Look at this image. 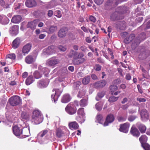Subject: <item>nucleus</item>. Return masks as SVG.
Returning a JSON list of instances; mask_svg holds the SVG:
<instances>
[{
    "label": "nucleus",
    "mask_w": 150,
    "mask_h": 150,
    "mask_svg": "<svg viewBox=\"0 0 150 150\" xmlns=\"http://www.w3.org/2000/svg\"><path fill=\"white\" fill-rule=\"evenodd\" d=\"M125 7H118L116 11L112 13L110 16V20L112 21H115L120 19H122V17L120 16L121 13H124L125 12L124 10Z\"/></svg>",
    "instance_id": "nucleus-1"
},
{
    "label": "nucleus",
    "mask_w": 150,
    "mask_h": 150,
    "mask_svg": "<svg viewBox=\"0 0 150 150\" xmlns=\"http://www.w3.org/2000/svg\"><path fill=\"white\" fill-rule=\"evenodd\" d=\"M43 116L41 113L38 110H35L33 112L32 120L35 124H39L43 121Z\"/></svg>",
    "instance_id": "nucleus-2"
},
{
    "label": "nucleus",
    "mask_w": 150,
    "mask_h": 150,
    "mask_svg": "<svg viewBox=\"0 0 150 150\" xmlns=\"http://www.w3.org/2000/svg\"><path fill=\"white\" fill-rule=\"evenodd\" d=\"M8 102H9L11 106H14L20 104L21 100L19 96H15L9 98Z\"/></svg>",
    "instance_id": "nucleus-3"
},
{
    "label": "nucleus",
    "mask_w": 150,
    "mask_h": 150,
    "mask_svg": "<svg viewBox=\"0 0 150 150\" xmlns=\"http://www.w3.org/2000/svg\"><path fill=\"white\" fill-rule=\"evenodd\" d=\"M78 116L76 118V120L81 123L85 121V115L84 108H80L77 111Z\"/></svg>",
    "instance_id": "nucleus-4"
},
{
    "label": "nucleus",
    "mask_w": 150,
    "mask_h": 150,
    "mask_svg": "<svg viewBox=\"0 0 150 150\" xmlns=\"http://www.w3.org/2000/svg\"><path fill=\"white\" fill-rule=\"evenodd\" d=\"M66 112L69 114L72 115L76 112V109L74 105V103H70L65 108Z\"/></svg>",
    "instance_id": "nucleus-5"
},
{
    "label": "nucleus",
    "mask_w": 150,
    "mask_h": 150,
    "mask_svg": "<svg viewBox=\"0 0 150 150\" xmlns=\"http://www.w3.org/2000/svg\"><path fill=\"white\" fill-rule=\"evenodd\" d=\"M52 91L55 92V93L54 95L53 94L51 95L52 100V101H54V103H55L61 94L62 91L61 89L54 88L53 89Z\"/></svg>",
    "instance_id": "nucleus-6"
},
{
    "label": "nucleus",
    "mask_w": 150,
    "mask_h": 150,
    "mask_svg": "<svg viewBox=\"0 0 150 150\" xmlns=\"http://www.w3.org/2000/svg\"><path fill=\"white\" fill-rule=\"evenodd\" d=\"M45 68H43L41 66H39L38 67L39 71H35L34 74V77L36 79H39L42 76V74L44 73V70L47 69Z\"/></svg>",
    "instance_id": "nucleus-7"
},
{
    "label": "nucleus",
    "mask_w": 150,
    "mask_h": 150,
    "mask_svg": "<svg viewBox=\"0 0 150 150\" xmlns=\"http://www.w3.org/2000/svg\"><path fill=\"white\" fill-rule=\"evenodd\" d=\"M83 56L84 55L82 53H78L77 52L73 50H71L69 54V57L73 58V59L80 57H83Z\"/></svg>",
    "instance_id": "nucleus-8"
},
{
    "label": "nucleus",
    "mask_w": 150,
    "mask_h": 150,
    "mask_svg": "<svg viewBox=\"0 0 150 150\" xmlns=\"http://www.w3.org/2000/svg\"><path fill=\"white\" fill-rule=\"evenodd\" d=\"M60 60L55 58H52L49 59L47 62V65L49 66H53L59 64Z\"/></svg>",
    "instance_id": "nucleus-9"
},
{
    "label": "nucleus",
    "mask_w": 150,
    "mask_h": 150,
    "mask_svg": "<svg viewBox=\"0 0 150 150\" xmlns=\"http://www.w3.org/2000/svg\"><path fill=\"white\" fill-rule=\"evenodd\" d=\"M130 124L128 122L125 123L121 125L119 130L121 132L127 133Z\"/></svg>",
    "instance_id": "nucleus-10"
},
{
    "label": "nucleus",
    "mask_w": 150,
    "mask_h": 150,
    "mask_svg": "<svg viewBox=\"0 0 150 150\" xmlns=\"http://www.w3.org/2000/svg\"><path fill=\"white\" fill-rule=\"evenodd\" d=\"M12 129L13 133L17 137L19 136L22 134V130L17 126L13 127Z\"/></svg>",
    "instance_id": "nucleus-11"
},
{
    "label": "nucleus",
    "mask_w": 150,
    "mask_h": 150,
    "mask_svg": "<svg viewBox=\"0 0 150 150\" xmlns=\"http://www.w3.org/2000/svg\"><path fill=\"white\" fill-rule=\"evenodd\" d=\"M68 32L67 30L65 28H63L59 30L58 33V35L60 38H63L66 36Z\"/></svg>",
    "instance_id": "nucleus-12"
},
{
    "label": "nucleus",
    "mask_w": 150,
    "mask_h": 150,
    "mask_svg": "<svg viewBox=\"0 0 150 150\" xmlns=\"http://www.w3.org/2000/svg\"><path fill=\"white\" fill-rule=\"evenodd\" d=\"M39 22V20H35L33 21L29 22L27 25L28 28H30L32 30H34L36 28V27Z\"/></svg>",
    "instance_id": "nucleus-13"
},
{
    "label": "nucleus",
    "mask_w": 150,
    "mask_h": 150,
    "mask_svg": "<svg viewBox=\"0 0 150 150\" xmlns=\"http://www.w3.org/2000/svg\"><path fill=\"white\" fill-rule=\"evenodd\" d=\"M31 48V45L28 43L24 45L22 49V52L24 55H25L30 52Z\"/></svg>",
    "instance_id": "nucleus-14"
},
{
    "label": "nucleus",
    "mask_w": 150,
    "mask_h": 150,
    "mask_svg": "<svg viewBox=\"0 0 150 150\" xmlns=\"http://www.w3.org/2000/svg\"><path fill=\"white\" fill-rule=\"evenodd\" d=\"M114 120V117L113 115L110 114L108 115L106 117V120L103 124L104 126H107L108 123H110L113 121Z\"/></svg>",
    "instance_id": "nucleus-15"
},
{
    "label": "nucleus",
    "mask_w": 150,
    "mask_h": 150,
    "mask_svg": "<svg viewBox=\"0 0 150 150\" xmlns=\"http://www.w3.org/2000/svg\"><path fill=\"white\" fill-rule=\"evenodd\" d=\"M140 115L141 119L142 120L145 121L148 119L149 117L148 114L146 109H143L141 112Z\"/></svg>",
    "instance_id": "nucleus-16"
},
{
    "label": "nucleus",
    "mask_w": 150,
    "mask_h": 150,
    "mask_svg": "<svg viewBox=\"0 0 150 150\" xmlns=\"http://www.w3.org/2000/svg\"><path fill=\"white\" fill-rule=\"evenodd\" d=\"M54 49V46H49L47 48L43 50L44 52L48 55H50L54 53L55 50Z\"/></svg>",
    "instance_id": "nucleus-17"
},
{
    "label": "nucleus",
    "mask_w": 150,
    "mask_h": 150,
    "mask_svg": "<svg viewBox=\"0 0 150 150\" xmlns=\"http://www.w3.org/2000/svg\"><path fill=\"white\" fill-rule=\"evenodd\" d=\"M18 27L16 25H14L10 28L9 32L12 36H15L18 33Z\"/></svg>",
    "instance_id": "nucleus-18"
},
{
    "label": "nucleus",
    "mask_w": 150,
    "mask_h": 150,
    "mask_svg": "<svg viewBox=\"0 0 150 150\" xmlns=\"http://www.w3.org/2000/svg\"><path fill=\"white\" fill-rule=\"evenodd\" d=\"M71 97L69 94L67 93L65 94L62 96L61 101L64 103H67L71 100Z\"/></svg>",
    "instance_id": "nucleus-19"
},
{
    "label": "nucleus",
    "mask_w": 150,
    "mask_h": 150,
    "mask_svg": "<svg viewBox=\"0 0 150 150\" xmlns=\"http://www.w3.org/2000/svg\"><path fill=\"white\" fill-rule=\"evenodd\" d=\"M36 57L31 55H28L25 59V62L28 64H30L35 62Z\"/></svg>",
    "instance_id": "nucleus-20"
},
{
    "label": "nucleus",
    "mask_w": 150,
    "mask_h": 150,
    "mask_svg": "<svg viewBox=\"0 0 150 150\" xmlns=\"http://www.w3.org/2000/svg\"><path fill=\"white\" fill-rule=\"evenodd\" d=\"M48 85V83L46 82L45 80H40L38 82V87L40 88H42L46 87Z\"/></svg>",
    "instance_id": "nucleus-21"
},
{
    "label": "nucleus",
    "mask_w": 150,
    "mask_h": 150,
    "mask_svg": "<svg viewBox=\"0 0 150 150\" xmlns=\"http://www.w3.org/2000/svg\"><path fill=\"white\" fill-rule=\"evenodd\" d=\"M106 83L107 82L105 80H102L95 83L94 86L97 88H102L105 86Z\"/></svg>",
    "instance_id": "nucleus-22"
},
{
    "label": "nucleus",
    "mask_w": 150,
    "mask_h": 150,
    "mask_svg": "<svg viewBox=\"0 0 150 150\" xmlns=\"http://www.w3.org/2000/svg\"><path fill=\"white\" fill-rule=\"evenodd\" d=\"M131 133L134 136L138 137L140 135V133L138 130L134 126H133L130 130Z\"/></svg>",
    "instance_id": "nucleus-23"
},
{
    "label": "nucleus",
    "mask_w": 150,
    "mask_h": 150,
    "mask_svg": "<svg viewBox=\"0 0 150 150\" xmlns=\"http://www.w3.org/2000/svg\"><path fill=\"white\" fill-rule=\"evenodd\" d=\"M145 38V34L144 33H141L138 37L135 40V43L137 45L139 44L140 42L144 40Z\"/></svg>",
    "instance_id": "nucleus-24"
},
{
    "label": "nucleus",
    "mask_w": 150,
    "mask_h": 150,
    "mask_svg": "<svg viewBox=\"0 0 150 150\" xmlns=\"http://www.w3.org/2000/svg\"><path fill=\"white\" fill-rule=\"evenodd\" d=\"M9 19L6 16L0 15V22L3 24H7L9 22Z\"/></svg>",
    "instance_id": "nucleus-25"
},
{
    "label": "nucleus",
    "mask_w": 150,
    "mask_h": 150,
    "mask_svg": "<svg viewBox=\"0 0 150 150\" xmlns=\"http://www.w3.org/2000/svg\"><path fill=\"white\" fill-rule=\"evenodd\" d=\"M22 18L20 15H17L14 16L11 19V22L13 23H18L21 21Z\"/></svg>",
    "instance_id": "nucleus-26"
},
{
    "label": "nucleus",
    "mask_w": 150,
    "mask_h": 150,
    "mask_svg": "<svg viewBox=\"0 0 150 150\" xmlns=\"http://www.w3.org/2000/svg\"><path fill=\"white\" fill-rule=\"evenodd\" d=\"M137 126L141 133H145L146 128L144 125L138 122L137 123Z\"/></svg>",
    "instance_id": "nucleus-27"
},
{
    "label": "nucleus",
    "mask_w": 150,
    "mask_h": 150,
    "mask_svg": "<svg viewBox=\"0 0 150 150\" xmlns=\"http://www.w3.org/2000/svg\"><path fill=\"white\" fill-rule=\"evenodd\" d=\"M26 6L28 7H32L36 5L35 0H27L25 2Z\"/></svg>",
    "instance_id": "nucleus-28"
},
{
    "label": "nucleus",
    "mask_w": 150,
    "mask_h": 150,
    "mask_svg": "<svg viewBox=\"0 0 150 150\" xmlns=\"http://www.w3.org/2000/svg\"><path fill=\"white\" fill-rule=\"evenodd\" d=\"M69 128L72 130L78 129L79 127L78 124L75 121L69 123Z\"/></svg>",
    "instance_id": "nucleus-29"
},
{
    "label": "nucleus",
    "mask_w": 150,
    "mask_h": 150,
    "mask_svg": "<svg viewBox=\"0 0 150 150\" xmlns=\"http://www.w3.org/2000/svg\"><path fill=\"white\" fill-rule=\"evenodd\" d=\"M134 37L135 35L134 34H131L128 37L126 38L124 40V42L126 44H128L129 43L133 40Z\"/></svg>",
    "instance_id": "nucleus-30"
},
{
    "label": "nucleus",
    "mask_w": 150,
    "mask_h": 150,
    "mask_svg": "<svg viewBox=\"0 0 150 150\" xmlns=\"http://www.w3.org/2000/svg\"><path fill=\"white\" fill-rule=\"evenodd\" d=\"M20 43L19 39L18 38H16L13 42L12 47L15 49L17 48L18 47Z\"/></svg>",
    "instance_id": "nucleus-31"
},
{
    "label": "nucleus",
    "mask_w": 150,
    "mask_h": 150,
    "mask_svg": "<svg viewBox=\"0 0 150 150\" xmlns=\"http://www.w3.org/2000/svg\"><path fill=\"white\" fill-rule=\"evenodd\" d=\"M139 140L141 144L146 143V142L147 140V137L145 135H142L139 138Z\"/></svg>",
    "instance_id": "nucleus-32"
},
{
    "label": "nucleus",
    "mask_w": 150,
    "mask_h": 150,
    "mask_svg": "<svg viewBox=\"0 0 150 150\" xmlns=\"http://www.w3.org/2000/svg\"><path fill=\"white\" fill-rule=\"evenodd\" d=\"M57 27L56 26H51L49 28L48 33L49 34H51L57 31Z\"/></svg>",
    "instance_id": "nucleus-33"
},
{
    "label": "nucleus",
    "mask_w": 150,
    "mask_h": 150,
    "mask_svg": "<svg viewBox=\"0 0 150 150\" xmlns=\"http://www.w3.org/2000/svg\"><path fill=\"white\" fill-rule=\"evenodd\" d=\"M96 122L100 124H102L103 122V116L101 115H98L96 117Z\"/></svg>",
    "instance_id": "nucleus-34"
},
{
    "label": "nucleus",
    "mask_w": 150,
    "mask_h": 150,
    "mask_svg": "<svg viewBox=\"0 0 150 150\" xmlns=\"http://www.w3.org/2000/svg\"><path fill=\"white\" fill-rule=\"evenodd\" d=\"M90 77L87 76L83 78L82 80V83L84 85L88 84L90 81Z\"/></svg>",
    "instance_id": "nucleus-35"
},
{
    "label": "nucleus",
    "mask_w": 150,
    "mask_h": 150,
    "mask_svg": "<svg viewBox=\"0 0 150 150\" xmlns=\"http://www.w3.org/2000/svg\"><path fill=\"white\" fill-rule=\"evenodd\" d=\"M48 132L47 129H45L42 130L38 134V138L43 137Z\"/></svg>",
    "instance_id": "nucleus-36"
},
{
    "label": "nucleus",
    "mask_w": 150,
    "mask_h": 150,
    "mask_svg": "<svg viewBox=\"0 0 150 150\" xmlns=\"http://www.w3.org/2000/svg\"><path fill=\"white\" fill-rule=\"evenodd\" d=\"M103 104L100 102L97 103L95 105V108L98 111L101 110L102 108Z\"/></svg>",
    "instance_id": "nucleus-37"
},
{
    "label": "nucleus",
    "mask_w": 150,
    "mask_h": 150,
    "mask_svg": "<svg viewBox=\"0 0 150 150\" xmlns=\"http://www.w3.org/2000/svg\"><path fill=\"white\" fill-rule=\"evenodd\" d=\"M87 104V100L86 99H83L80 100V105L81 107H85Z\"/></svg>",
    "instance_id": "nucleus-38"
},
{
    "label": "nucleus",
    "mask_w": 150,
    "mask_h": 150,
    "mask_svg": "<svg viewBox=\"0 0 150 150\" xmlns=\"http://www.w3.org/2000/svg\"><path fill=\"white\" fill-rule=\"evenodd\" d=\"M63 134V133L61 129H57L56 130V134L57 137L60 138L61 137Z\"/></svg>",
    "instance_id": "nucleus-39"
},
{
    "label": "nucleus",
    "mask_w": 150,
    "mask_h": 150,
    "mask_svg": "<svg viewBox=\"0 0 150 150\" xmlns=\"http://www.w3.org/2000/svg\"><path fill=\"white\" fill-rule=\"evenodd\" d=\"M33 78L32 76H30L27 78L25 81V83L27 85H29L33 82Z\"/></svg>",
    "instance_id": "nucleus-40"
},
{
    "label": "nucleus",
    "mask_w": 150,
    "mask_h": 150,
    "mask_svg": "<svg viewBox=\"0 0 150 150\" xmlns=\"http://www.w3.org/2000/svg\"><path fill=\"white\" fill-rule=\"evenodd\" d=\"M86 93V91L85 90L83 89L82 90H81L79 92L78 97L80 98H82L85 96Z\"/></svg>",
    "instance_id": "nucleus-41"
},
{
    "label": "nucleus",
    "mask_w": 150,
    "mask_h": 150,
    "mask_svg": "<svg viewBox=\"0 0 150 150\" xmlns=\"http://www.w3.org/2000/svg\"><path fill=\"white\" fill-rule=\"evenodd\" d=\"M141 27L144 30H146L150 28V21H148L146 24H144L141 26Z\"/></svg>",
    "instance_id": "nucleus-42"
},
{
    "label": "nucleus",
    "mask_w": 150,
    "mask_h": 150,
    "mask_svg": "<svg viewBox=\"0 0 150 150\" xmlns=\"http://www.w3.org/2000/svg\"><path fill=\"white\" fill-rule=\"evenodd\" d=\"M21 118L24 119H27L28 118V114L25 112H23L21 113Z\"/></svg>",
    "instance_id": "nucleus-43"
},
{
    "label": "nucleus",
    "mask_w": 150,
    "mask_h": 150,
    "mask_svg": "<svg viewBox=\"0 0 150 150\" xmlns=\"http://www.w3.org/2000/svg\"><path fill=\"white\" fill-rule=\"evenodd\" d=\"M118 98L119 97L112 96L109 98L108 100L110 103H113L117 101L118 100Z\"/></svg>",
    "instance_id": "nucleus-44"
},
{
    "label": "nucleus",
    "mask_w": 150,
    "mask_h": 150,
    "mask_svg": "<svg viewBox=\"0 0 150 150\" xmlns=\"http://www.w3.org/2000/svg\"><path fill=\"white\" fill-rule=\"evenodd\" d=\"M142 147L145 150H150V145L148 144L145 143L142 145Z\"/></svg>",
    "instance_id": "nucleus-45"
},
{
    "label": "nucleus",
    "mask_w": 150,
    "mask_h": 150,
    "mask_svg": "<svg viewBox=\"0 0 150 150\" xmlns=\"http://www.w3.org/2000/svg\"><path fill=\"white\" fill-rule=\"evenodd\" d=\"M104 93L103 92H100L98 93L97 96H98L96 97V100L98 101L99 100L98 98V97L100 98H101L104 96Z\"/></svg>",
    "instance_id": "nucleus-46"
},
{
    "label": "nucleus",
    "mask_w": 150,
    "mask_h": 150,
    "mask_svg": "<svg viewBox=\"0 0 150 150\" xmlns=\"http://www.w3.org/2000/svg\"><path fill=\"white\" fill-rule=\"evenodd\" d=\"M137 117L135 115H130L128 117V120L130 122H132L135 120Z\"/></svg>",
    "instance_id": "nucleus-47"
},
{
    "label": "nucleus",
    "mask_w": 150,
    "mask_h": 150,
    "mask_svg": "<svg viewBox=\"0 0 150 150\" xmlns=\"http://www.w3.org/2000/svg\"><path fill=\"white\" fill-rule=\"evenodd\" d=\"M110 89L111 92H114L117 90V87L115 85H112L110 86Z\"/></svg>",
    "instance_id": "nucleus-48"
},
{
    "label": "nucleus",
    "mask_w": 150,
    "mask_h": 150,
    "mask_svg": "<svg viewBox=\"0 0 150 150\" xmlns=\"http://www.w3.org/2000/svg\"><path fill=\"white\" fill-rule=\"evenodd\" d=\"M6 57L11 59L12 60L15 59L16 57V55L14 54H8Z\"/></svg>",
    "instance_id": "nucleus-49"
},
{
    "label": "nucleus",
    "mask_w": 150,
    "mask_h": 150,
    "mask_svg": "<svg viewBox=\"0 0 150 150\" xmlns=\"http://www.w3.org/2000/svg\"><path fill=\"white\" fill-rule=\"evenodd\" d=\"M60 72L63 75L67 74V68L64 67L62 68L60 70Z\"/></svg>",
    "instance_id": "nucleus-50"
},
{
    "label": "nucleus",
    "mask_w": 150,
    "mask_h": 150,
    "mask_svg": "<svg viewBox=\"0 0 150 150\" xmlns=\"http://www.w3.org/2000/svg\"><path fill=\"white\" fill-rule=\"evenodd\" d=\"M94 68L96 71H99L101 69V66L99 64H96L95 65Z\"/></svg>",
    "instance_id": "nucleus-51"
},
{
    "label": "nucleus",
    "mask_w": 150,
    "mask_h": 150,
    "mask_svg": "<svg viewBox=\"0 0 150 150\" xmlns=\"http://www.w3.org/2000/svg\"><path fill=\"white\" fill-rule=\"evenodd\" d=\"M55 14L56 16L59 18H60L62 16L61 11L59 10L56 11L55 13Z\"/></svg>",
    "instance_id": "nucleus-52"
},
{
    "label": "nucleus",
    "mask_w": 150,
    "mask_h": 150,
    "mask_svg": "<svg viewBox=\"0 0 150 150\" xmlns=\"http://www.w3.org/2000/svg\"><path fill=\"white\" fill-rule=\"evenodd\" d=\"M127 118V117H123L122 116L119 117H117V119L118 120L119 122H122L125 121Z\"/></svg>",
    "instance_id": "nucleus-53"
},
{
    "label": "nucleus",
    "mask_w": 150,
    "mask_h": 150,
    "mask_svg": "<svg viewBox=\"0 0 150 150\" xmlns=\"http://www.w3.org/2000/svg\"><path fill=\"white\" fill-rule=\"evenodd\" d=\"M137 109L136 108H132L129 110V114H132L136 113Z\"/></svg>",
    "instance_id": "nucleus-54"
},
{
    "label": "nucleus",
    "mask_w": 150,
    "mask_h": 150,
    "mask_svg": "<svg viewBox=\"0 0 150 150\" xmlns=\"http://www.w3.org/2000/svg\"><path fill=\"white\" fill-rule=\"evenodd\" d=\"M58 48L61 51L64 52L66 51V48L62 45H59L58 47Z\"/></svg>",
    "instance_id": "nucleus-55"
},
{
    "label": "nucleus",
    "mask_w": 150,
    "mask_h": 150,
    "mask_svg": "<svg viewBox=\"0 0 150 150\" xmlns=\"http://www.w3.org/2000/svg\"><path fill=\"white\" fill-rule=\"evenodd\" d=\"M78 58H76L74 59H73V62L75 65H79V59H78Z\"/></svg>",
    "instance_id": "nucleus-56"
},
{
    "label": "nucleus",
    "mask_w": 150,
    "mask_h": 150,
    "mask_svg": "<svg viewBox=\"0 0 150 150\" xmlns=\"http://www.w3.org/2000/svg\"><path fill=\"white\" fill-rule=\"evenodd\" d=\"M12 61L13 60L11 59L6 57V62L7 64H11L12 62Z\"/></svg>",
    "instance_id": "nucleus-57"
},
{
    "label": "nucleus",
    "mask_w": 150,
    "mask_h": 150,
    "mask_svg": "<svg viewBox=\"0 0 150 150\" xmlns=\"http://www.w3.org/2000/svg\"><path fill=\"white\" fill-rule=\"evenodd\" d=\"M79 59V64H82L83 62H84L86 60L84 58H83V57H80L79 58H78Z\"/></svg>",
    "instance_id": "nucleus-58"
},
{
    "label": "nucleus",
    "mask_w": 150,
    "mask_h": 150,
    "mask_svg": "<svg viewBox=\"0 0 150 150\" xmlns=\"http://www.w3.org/2000/svg\"><path fill=\"white\" fill-rule=\"evenodd\" d=\"M94 1L96 4L97 5H99L103 3V0H94Z\"/></svg>",
    "instance_id": "nucleus-59"
},
{
    "label": "nucleus",
    "mask_w": 150,
    "mask_h": 150,
    "mask_svg": "<svg viewBox=\"0 0 150 150\" xmlns=\"http://www.w3.org/2000/svg\"><path fill=\"white\" fill-rule=\"evenodd\" d=\"M89 19L93 23H95L96 21V18L92 16H91L90 17Z\"/></svg>",
    "instance_id": "nucleus-60"
},
{
    "label": "nucleus",
    "mask_w": 150,
    "mask_h": 150,
    "mask_svg": "<svg viewBox=\"0 0 150 150\" xmlns=\"http://www.w3.org/2000/svg\"><path fill=\"white\" fill-rule=\"evenodd\" d=\"M47 12V15L49 17H51L53 15V11L51 10L48 11Z\"/></svg>",
    "instance_id": "nucleus-61"
},
{
    "label": "nucleus",
    "mask_w": 150,
    "mask_h": 150,
    "mask_svg": "<svg viewBox=\"0 0 150 150\" xmlns=\"http://www.w3.org/2000/svg\"><path fill=\"white\" fill-rule=\"evenodd\" d=\"M121 80L119 79H118L115 80L113 82V83L114 84H118L120 83H121Z\"/></svg>",
    "instance_id": "nucleus-62"
},
{
    "label": "nucleus",
    "mask_w": 150,
    "mask_h": 150,
    "mask_svg": "<svg viewBox=\"0 0 150 150\" xmlns=\"http://www.w3.org/2000/svg\"><path fill=\"white\" fill-rule=\"evenodd\" d=\"M129 107V105L127 104L123 105L122 106V108L123 110L127 109Z\"/></svg>",
    "instance_id": "nucleus-63"
},
{
    "label": "nucleus",
    "mask_w": 150,
    "mask_h": 150,
    "mask_svg": "<svg viewBox=\"0 0 150 150\" xmlns=\"http://www.w3.org/2000/svg\"><path fill=\"white\" fill-rule=\"evenodd\" d=\"M137 100L139 101L140 103L144 102L146 101V99L144 98H137Z\"/></svg>",
    "instance_id": "nucleus-64"
}]
</instances>
